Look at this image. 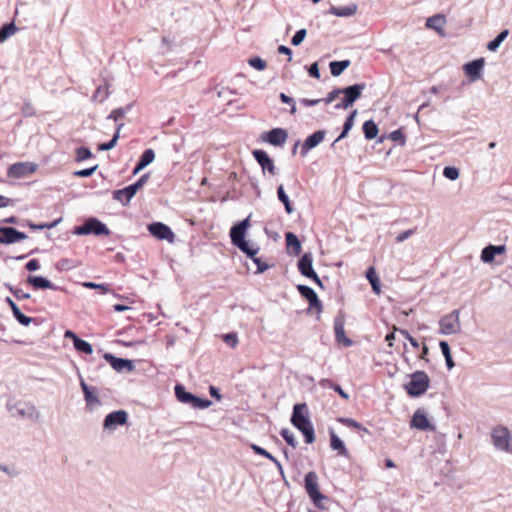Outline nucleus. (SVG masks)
Instances as JSON below:
<instances>
[{
  "instance_id": "obj_1",
  "label": "nucleus",
  "mask_w": 512,
  "mask_h": 512,
  "mask_svg": "<svg viewBox=\"0 0 512 512\" xmlns=\"http://www.w3.org/2000/svg\"><path fill=\"white\" fill-rule=\"evenodd\" d=\"M290 421L292 425L303 434L307 444H311L315 441V430L309 418L306 403H297L293 406Z\"/></svg>"
},
{
  "instance_id": "obj_2",
  "label": "nucleus",
  "mask_w": 512,
  "mask_h": 512,
  "mask_svg": "<svg viewBox=\"0 0 512 512\" xmlns=\"http://www.w3.org/2000/svg\"><path fill=\"white\" fill-rule=\"evenodd\" d=\"M249 227V217L233 225L230 229L231 243L237 247L247 257H254L259 247L251 246L245 239L246 230Z\"/></svg>"
},
{
  "instance_id": "obj_3",
  "label": "nucleus",
  "mask_w": 512,
  "mask_h": 512,
  "mask_svg": "<svg viewBox=\"0 0 512 512\" xmlns=\"http://www.w3.org/2000/svg\"><path fill=\"white\" fill-rule=\"evenodd\" d=\"M430 378L426 372L417 370L410 375V381L404 385V389L411 397L423 395L429 388Z\"/></svg>"
},
{
  "instance_id": "obj_4",
  "label": "nucleus",
  "mask_w": 512,
  "mask_h": 512,
  "mask_svg": "<svg viewBox=\"0 0 512 512\" xmlns=\"http://www.w3.org/2000/svg\"><path fill=\"white\" fill-rule=\"evenodd\" d=\"M7 409L10 415L19 419L38 420L40 412L36 406L28 402L8 403Z\"/></svg>"
},
{
  "instance_id": "obj_5",
  "label": "nucleus",
  "mask_w": 512,
  "mask_h": 512,
  "mask_svg": "<svg viewBox=\"0 0 512 512\" xmlns=\"http://www.w3.org/2000/svg\"><path fill=\"white\" fill-rule=\"evenodd\" d=\"M73 233L75 235L93 234L95 236H102V235L107 236L110 234V230L105 223H103L102 221H100L97 218L91 217V218H88L84 222V224H82L80 226H76L74 228Z\"/></svg>"
},
{
  "instance_id": "obj_6",
  "label": "nucleus",
  "mask_w": 512,
  "mask_h": 512,
  "mask_svg": "<svg viewBox=\"0 0 512 512\" xmlns=\"http://www.w3.org/2000/svg\"><path fill=\"white\" fill-rule=\"evenodd\" d=\"M304 487L314 505L323 509L321 501L326 497L319 490L318 475L315 471L306 473L304 478Z\"/></svg>"
},
{
  "instance_id": "obj_7",
  "label": "nucleus",
  "mask_w": 512,
  "mask_h": 512,
  "mask_svg": "<svg viewBox=\"0 0 512 512\" xmlns=\"http://www.w3.org/2000/svg\"><path fill=\"white\" fill-rule=\"evenodd\" d=\"M439 334L441 335H453L461 331L460 324V311L453 310L449 314L444 315L439 320Z\"/></svg>"
},
{
  "instance_id": "obj_8",
  "label": "nucleus",
  "mask_w": 512,
  "mask_h": 512,
  "mask_svg": "<svg viewBox=\"0 0 512 512\" xmlns=\"http://www.w3.org/2000/svg\"><path fill=\"white\" fill-rule=\"evenodd\" d=\"M298 270L304 277L315 282L320 288H323L322 280L319 278L313 268V255L311 252L304 253L298 261Z\"/></svg>"
},
{
  "instance_id": "obj_9",
  "label": "nucleus",
  "mask_w": 512,
  "mask_h": 512,
  "mask_svg": "<svg viewBox=\"0 0 512 512\" xmlns=\"http://www.w3.org/2000/svg\"><path fill=\"white\" fill-rule=\"evenodd\" d=\"M491 437L493 445L497 450L510 451L511 434L506 427L497 426L493 428Z\"/></svg>"
},
{
  "instance_id": "obj_10",
  "label": "nucleus",
  "mask_w": 512,
  "mask_h": 512,
  "mask_svg": "<svg viewBox=\"0 0 512 512\" xmlns=\"http://www.w3.org/2000/svg\"><path fill=\"white\" fill-rule=\"evenodd\" d=\"M128 413L125 410H117L107 414L103 421V428L106 431L113 432L118 426L127 423Z\"/></svg>"
},
{
  "instance_id": "obj_11",
  "label": "nucleus",
  "mask_w": 512,
  "mask_h": 512,
  "mask_svg": "<svg viewBox=\"0 0 512 512\" xmlns=\"http://www.w3.org/2000/svg\"><path fill=\"white\" fill-rule=\"evenodd\" d=\"M149 233L158 240H166L173 243L175 234L171 228L162 222H153L148 225Z\"/></svg>"
},
{
  "instance_id": "obj_12",
  "label": "nucleus",
  "mask_w": 512,
  "mask_h": 512,
  "mask_svg": "<svg viewBox=\"0 0 512 512\" xmlns=\"http://www.w3.org/2000/svg\"><path fill=\"white\" fill-rule=\"evenodd\" d=\"M288 133L284 128H273L261 134V139L264 142L273 146H283L287 141Z\"/></svg>"
},
{
  "instance_id": "obj_13",
  "label": "nucleus",
  "mask_w": 512,
  "mask_h": 512,
  "mask_svg": "<svg viewBox=\"0 0 512 512\" xmlns=\"http://www.w3.org/2000/svg\"><path fill=\"white\" fill-rule=\"evenodd\" d=\"M28 236L14 227L0 226V244H13L25 240Z\"/></svg>"
},
{
  "instance_id": "obj_14",
  "label": "nucleus",
  "mask_w": 512,
  "mask_h": 512,
  "mask_svg": "<svg viewBox=\"0 0 512 512\" xmlns=\"http://www.w3.org/2000/svg\"><path fill=\"white\" fill-rule=\"evenodd\" d=\"M485 65V59L484 58H478L473 61H470L466 63L463 66V70L469 80L471 82H474L476 80H479L482 77V71Z\"/></svg>"
},
{
  "instance_id": "obj_15",
  "label": "nucleus",
  "mask_w": 512,
  "mask_h": 512,
  "mask_svg": "<svg viewBox=\"0 0 512 512\" xmlns=\"http://www.w3.org/2000/svg\"><path fill=\"white\" fill-rule=\"evenodd\" d=\"M252 155L257 163L261 166L263 172L268 171L273 176L277 174V169L274 165V162L266 151L255 149L252 151Z\"/></svg>"
},
{
  "instance_id": "obj_16",
  "label": "nucleus",
  "mask_w": 512,
  "mask_h": 512,
  "mask_svg": "<svg viewBox=\"0 0 512 512\" xmlns=\"http://www.w3.org/2000/svg\"><path fill=\"white\" fill-rule=\"evenodd\" d=\"M366 88L365 83H357L348 87L342 88L344 99V106H352L353 103L361 97L363 90Z\"/></svg>"
},
{
  "instance_id": "obj_17",
  "label": "nucleus",
  "mask_w": 512,
  "mask_h": 512,
  "mask_svg": "<svg viewBox=\"0 0 512 512\" xmlns=\"http://www.w3.org/2000/svg\"><path fill=\"white\" fill-rule=\"evenodd\" d=\"M103 357L117 372H131L134 370L133 361L129 359L118 358L111 353H105Z\"/></svg>"
},
{
  "instance_id": "obj_18",
  "label": "nucleus",
  "mask_w": 512,
  "mask_h": 512,
  "mask_svg": "<svg viewBox=\"0 0 512 512\" xmlns=\"http://www.w3.org/2000/svg\"><path fill=\"white\" fill-rule=\"evenodd\" d=\"M296 288L299 294L308 301L310 309L316 308L318 312L322 311V303L316 292L311 287L299 284Z\"/></svg>"
},
{
  "instance_id": "obj_19",
  "label": "nucleus",
  "mask_w": 512,
  "mask_h": 512,
  "mask_svg": "<svg viewBox=\"0 0 512 512\" xmlns=\"http://www.w3.org/2000/svg\"><path fill=\"white\" fill-rule=\"evenodd\" d=\"M325 135V130H318L309 135L301 146V155L306 156L310 150L318 146L324 140Z\"/></svg>"
},
{
  "instance_id": "obj_20",
  "label": "nucleus",
  "mask_w": 512,
  "mask_h": 512,
  "mask_svg": "<svg viewBox=\"0 0 512 512\" xmlns=\"http://www.w3.org/2000/svg\"><path fill=\"white\" fill-rule=\"evenodd\" d=\"M35 171V166L28 162H19L12 164L8 169V176L13 178H23Z\"/></svg>"
},
{
  "instance_id": "obj_21",
  "label": "nucleus",
  "mask_w": 512,
  "mask_h": 512,
  "mask_svg": "<svg viewBox=\"0 0 512 512\" xmlns=\"http://www.w3.org/2000/svg\"><path fill=\"white\" fill-rule=\"evenodd\" d=\"M411 427L417 428L421 431L431 430L434 431L436 427L430 423L423 410L418 409L412 416Z\"/></svg>"
},
{
  "instance_id": "obj_22",
  "label": "nucleus",
  "mask_w": 512,
  "mask_h": 512,
  "mask_svg": "<svg viewBox=\"0 0 512 512\" xmlns=\"http://www.w3.org/2000/svg\"><path fill=\"white\" fill-rule=\"evenodd\" d=\"M27 283L36 290L52 289L59 290L60 287L56 286L50 280L43 276L29 275L27 277Z\"/></svg>"
},
{
  "instance_id": "obj_23",
  "label": "nucleus",
  "mask_w": 512,
  "mask_h": 512,
  "mask_svg": "<svg viewBox=\"0 0 512 512\" xmlns=\"http://www.w3.org/2000/svg\"><path fill=\"white\" fill-rule=\"evenodd\" d=\"M334 332L338 343L343 344L345 347H350L353 344V341L345 335L344 319L340 316L334 319Z\"/></svg>"
},
{
  "instance_id": "obj_24",
  "label": "nucleus",
  "mask_w": 512,
  "mask_h": 512,
  "mask_svg": "<svg viewBox=\"0 0 512 512\" xmlns=\"http://www.w3.org/2000/svg\"><path fill=\"white\" fill-rule=\"evenodd\" d=\"M505 245H488L481 251V260L484 263H491L494 261L496 255H501L505 252Z\"/></svg>"
},
{
  "instance_id": "obj_25",
  "label": "nucleus",
  "mask_w": 512,
  "mask_h": 512,
  "mask_svg": "<svg viewBox=\"0 0 512 512\" xmlns=\"http://www.w3.org/2000/svg\"><path fill=\"white\" fill-rule=\"evenodd\" d=\"M155 159V152L153 149H146L140 156L136 166L133 169V175L138 174L141 170L151 164Z\"/></svg>"
},
{
  "instance_id": "obj_26",
  "label": "nucleus",
  "mask_w": 512,
  "mask_h": 512,
  "mask_svg": "<svg viewBox=\"0 0 512 512\" xmlns=\"http://www.w3.org/2000/svg\"><path fill=\"white\" fill-rule=\"evenodd\" d=\"M80 386L82 388L87 407L93 409L95 406L101 404L100 399L94 394L93 390L87 385V383L84 380L80 381Z\"/></svg>"
},
{
  "instance_id": "obj_27",
  "label": "nucleus",
  "mask_w": 512,
  "mask_h": 512,
  "mask_svg": "<svg viewBox=\"0 0 512 512\" xmlns=\"http://www.w3.org/2000/svg\"><path fill=\"white\" fill-rule=\"evenodd\" d=\"M357 10L358 5L356 3H351L343 7L331 6L328 13L337 17H351L357 12Z\"/></svg>"
},
{
  "instance_id": "obj_28",
  "label": "nucleus",
  "mask_w": 512,
  "mask_h": 512,
  "mask_svg": "<svg viewBox=\"0 0 512 512\" xmlns=\"http://www.w3.org/2000/svg\"><path fill=\"white\" fill-rule=\"evenodd\" d=\"M135 192L130 186L113 191V199L119 201L123 206H127L135 196Z\"/></svg>"
},
{
  "instance_id": "obj_29",
  "label": "nucleus",
  "mask_w": 512,
  "mask_h": 512,
  "mask_svg": "<svg viewBox=\"0 0 512 512\" xmlns=\"http://www.w3.org/2000/svg\"><path fill=\"white\" fill-rule=\"evenodd\" d=\"M285 240L288 253L299 255L301 252V242L298 239L297 235H295L293 232H287L285 234Z\"/></svg>"
},
{
  "instance_id": "obj_30",
  "label": "nucleus",
  "mask_w": 512,
  "mask_h": 512,
  "mask_svg": "<svg viewBox=\"0 0 512 512\" xmlns=\"http://www.w3.org/2000/svg\"><path fill=\"white\" fill-rule=\"evenodd\" d=\"M330 446L333 450L338 452V455L347 457L348 450L344 445V442L333 432H330Z\"/></svg>"
},
{
  "instance_id": "obj_31",
  "label": "nucleus",
  "mask_w": 512,
  "mask_h": 512,
  "mask_svg": "<svg viewBox=\"0 0 512 512\" xmlns=\"http://www.w3.org/2000/svg\"><path fill=\"white\" fill-rule=\"evenodd\" d=\"M175 396L179 402L184 404H190L194 394L186 391L185 387L182 384H177L175 386Z\"/></svg>"
},
{
  "instance_id": "obj_32",
  "label": "nucleus",
  "mask_w": 512,
  "mask_h": 512,
  "mask_svg": "<svg viewBox=\"0 0 512 512\" xmlns=\"http://www.w3.org/2000/svg\"><path fill=\"white\" fill-rule=\"evenodd\" d=\"M350 66L349 60H341V61H332L329 64L330 72L332 76L338 77L343 71Z\"/></svg>"
},
{
  "instance_id": "obj_33",
  "label": "nucleus",
  "mask_w": 512,
  "mask_h": 512,
  "mask_svg": "<svg viewBox=\"0 0 512 512\" xmlns=\"http://www.w3.org/2000/svg\"><path fill=\"white\" fill-rule=\"evenodd\" d=\"M362 128L367 140H372L377 137L378 127L373 120L365 121Z\"/></svg>"
},
{
  "instance_id": "obj_34",
  "label": "nucleus",
  "mask_w": 512,
  "mask_h": 512,
  "mask_svg": "<svg viewBox=\"0 0 512 512\" xmlns=\"http://www.w3.org/2000/svg\"><path fill=\"white\" fill-rule=\"evenodd\" d=\"M277 197H278L279 201L281 203H283L286 213L291 214L294 209H293L290 199H289L287 193L285 192L282 184L279 185L277 188Z\"/></svg>"
},
{
  "instance_id": "obj_35",
  "label": "nucleus",
  "mask_w": 512,
  "mask_h": 512,
  "mask_svg": "<svg viewBox=\"0 0 512 512\" xmlns=\"http://www.w3.org/2000/svg\"><path fill=\"white\" fill-rule=\"evenodd\" d=\"M17 27L13 22L6 23L0 27V43L5 42L10 36L15 34Z\"/></svg>"
},
{
  "instance_id": "obj_36",
  "label": "nucleus",
  "mask_w": 512,
  "mask_h": 512,
  "mask_svg": "<svg viewBox=\"0 0 512 512\" xmlns=\"http://www.w3.org/2000/svg\"><path fill=\"white\" fill-rule=\"evenodd\" d=\"M439 347L441 349V352L445 358L446 366L448 369H452L455 366V363L451 356V351L448 342L446 341H440Z\"/></svg>"
},
{
  "instance_id": "obj_37",
  "label": "nucleus",
  "mask_w": 512,
  "mask_h": 512,
  "mask_svg": "<svg viewBox=\"0 0 512 512\" xmlns=\"http://www.w3.org/2000/svg\"><path fill=\"white\" fill-rule=\"evenodd\" d=\"M508 34L509 30L507 29L501 31L493 40H491L487 44V49L489 51H496L500 47L502 42L507 38Z\"/></svg>"
},
{
  "instance_id": "obj_38",
  "label": "nucleus",
  "mask_w": 512,
  "mask_h": 512,
  "mask_svg": "<svg viewBox=\"0 0 512 512\" xmlns=\"http://www.w3.org/2000/svg\"><path fill=\"white\" fill-rule=\"evenodd\" d=\"M366 278L368 279L369 283L371 284L372 286V289L373 291L376 293V294H379L381 289H380V280L374 270L373 267H370L367 272H366Z\"/></svg>"
},
{
  "instance_id": "obj_39",
  "label": "nucleus",
  "mask_w": 512,
  "mask_h": 512,
  "mask_svg": "<svg viewBox=\"0 0 512 512\" xmlns=\"http://www.w3.org/2000/svg\"><path fill=\"white\" fill-rule=\"evenodd\" d=\"M320 385L323 387L328 386V387L332 388L336 393H338L345 400L349 399V395L342 389V387L339 384L334 383L329 379L321 380Z\"/></svg>"
},
{
  "instance_id": "obj_40",
  "label": "nucleus",
  "mask_w": 512,
  "mask_h": 512,
  "mask_svg": "<svg viewBox=\"0 0 512 512\" xmlns=\"http://www.w3.org/2000/svg\"><path fill=\"white\" fill-rule=\"evenodd\" d=\"M74 348L85 354H92L93 353V347L92 345L87 342L86 340H83L81 338H76V342L73 344Z\"/></svg>"
},
{
  "instance_id": "obj_41",
  "label": "nucleus",
  "mask_w": 512,
  "mask_h": 512,
  "mask_svg": "<svg viewBox=\"0 0 512 512\" xmlns=\"http://www.w3.org/2000/svg\"><path fill=\"white\" fill-rule=\"evenodd\" d=\"M445 22V18L441 15H435L427 19L426 26L428 28L439 31Z\"/></svg>"
},
{
  "instance_id": "obj_42",
  "label": "nucleus",
  "mask_w": 512,
  "mask_h": 512,
  "mask_svg": "<svg viewBox=\"0 0 512 512\" xmlns=\"http://www.w3.org/2000/svg\"><path fill=\"white\" fill-rule=\"evenodd\" d=\"M130 110L131 105L116 108L108 115L107 119H112L117 122L118 120L122 119Z\"/></svg>"
},
{
  "instance_id": "obj_43",
  "label": "nucleus",
  "mask_w": 512,
  "mask_h": 512,
  "mask_svg": "<svg viewBox=\"0 0 512 512\" xmlns=\"http://www.w3.org/2000/svg\"><path fill=\"white\" fill-rule=\"evenodd\" d=\"M338 421L347 427L355 428V429L361 430L367 434H370V432L367 428H365L361 423L355 421L352 418H339Z\"/></svg>"
},
{
  "instance_id": "obj_44",
  "label": "nucleus",
  "mask_w": 512,
  "mask_h": 512,
  "mask_svg": "<svg viewBox=\"0 0 512 512\" xmlns=\"http://www.w3.org/2000/svg\"><path fill=\"white\" fill-rule=\"evenodd\" d=\"M189 405L195 409H206L212 405V402L209 399H203L194 395Z\"/></svg>"
},
{
  "instance_id": "obj_45",
  "label": "nucleus",
  "mask_w": 512,
  "mask_h": 512,
  "mask_svg": "<svg viewBox=\"0 0 512 512\" xmlns=\"http://www.w3.org/2000/svg\"><path fill=\"white\" fill-rule=\"evenodd\" d=\"M61 221H62V218H58L49 223H41V224H34L32 222H29L28 226L33 230L52 229V228L56 227Z\"/></svg>"
},
{
  "instance_id": "obj_46",
  "label": "nucleus",
  "mask_w": 512,
  "mask_h": 512,
  "mask_svg": "<svg viewBox=\"0 0 512 512\" xmlns=\"http://www.w3.org/2000/svg\"><path fill=\"white\" fill-rule=\"evenodd\" d=\"M280 435L288 445H290L292 448H296L297 441L295 440L294 434L288 428L281 429Z\"/></svg>"
},
{
  "instance_id": "obj_47",
  "label": "nucleus",
  "mask_w": 512,
  "mask_h": 512,
  "mask_svg": "<svg viewBox=\"0 0 512 512\" xmlns=\"http://www.w3.org/2000/svg\"><path fill=\"white\" fill-rule=\"evenodd\" d=\"M13 316L23 326H28L31 322L34 321L33 318L24 315L19 308H16V311L13 313Z\"/></svg>"
},
{
  "instance_id": "obj_48",
  "label": "nucleus",
  "mask_w": 512,
  "mask_h": 512,
  "mask_svg": "<svg viewBox=\"0 0 512 512\" xmlns=\"http://www.w3.org/2000/svg\"><path fill=\"white\" fill-rule=\"evenodd\" d=\"M92 157V152L87 147H79L76 149V161L81 162Z\"/></svg>"
},
{
  "instance_id": "obj_49",
  "label": "nucleus",
  "mask_w": 512,
  "mask_h": 512,
  "mask_svg": "<svg viewBox=\"0 0 512 512\" xmlns=\"http://www.w3.org/2000/svg\"><path fill=\"white\" fill-rule=\"evenodd\" d=\"M248 63L251 67L258 71H263L266 68V62L258 56L250 58Z\"/></svg>"
},
{
  "instance_id": "obj_50",
  "label": "nucleus",
  "mask_w": 512,
  "mask_h": 512,
  "mask_svg": "<svg viewBox=\"0 0 512 512\" xmlns=\"http://www.w3.org/2000/svg\"><path fill=\"white\" fill-rule=\"evenodd\" d=\"M307 35V30L305 28H302L298 30L291 39V44L293 46H299L305 39Z\"/></svg>"
},
{
  "instance_id": "obj_51",
  "label": "nucleus",
  "mask_w": 512,
  "mask_h": 512,
  "mask_svg": "<svg viewBox=\"0 0 512 512\" xmlns=\"http://www.w3.org/2000/svg\"><path fill=\"white\" fill-rule=\"evenodd\" d=\"M443 175L449 180H456L459 177V170L453 166H446L443 169Z\"/></svg>"
},
{
  "instance_id": "obj_52",
  "label": "nucleus",
  "mask_w": 512,
  "mask_h": 512,
  "mask_svg": "<svg viewBox=\"0 0 512 512\" xmlns=\"http://www.w3.org/2000/svg\"><path fill=\"white\" fill-rule=\"evenodd\" d=\"M150 174L145 173L143 174L135 183L129 185L135 193L138 192L139 189H141L149 180Z\"/></svg>"
},
{
  "instance_id": "obj_53",
  "label": "nucleus",
  "mask_w": 512,
  "mask_h": 512,
  "mask_svg": "<svg viewBox=\"0 0 512 512\" xmlns=\"http://www.w3.org/2000/svg\"><path fill=\"white\" fill-rule=\"evenodd\" d=\"M82 285H83V287L88 288V289H100V290H102L103 293H107L110 291L109 284H104V283L98 284V283H94V282H84Z\"/></svg>"
},
{
  "instance_id": "obj_54",
  "label": "nucleus",
  "mask_w": 512,
  "mask_h": 512,
  "mask_svg": "<svg viewBox=\"0 0 512 512\" xmlns=\"http://www.w3.org/2000/svg\"><path fill=\"white\" fill-rule=\"evenodd\" d=\"M389 139H391L392 141H395V142H399V144L402 146L405 145V143H406L405 136H404L403 132L401 131V129L392 131L389 134Z\"/></svg>"
},
{
  "instance_id": "obj_55",
  "label": "nucleus",
  "mask_w": 512,
  "mask_h": 512,
  "mask_svg": "<svg viewBox=\"0 0 512 512\" xmlns=\"http://www.w3.org/2000/svg\"><path fill=\"white\" fill-rule=\"evenodd\" d=\"M117 141H118V134H114L110 141L99 144L98 150H100V151L111 150L116 146Z\"/></svg>"
},
{
  "instance_id": "obj_56",
  "label": "nucleus",
  "mask_w": 512,
  "mask_h": 512,
  "mask_svg": "<svg viewBox=\"0 0 512 512\" xmlns=\"http://www.w3.org/2000/svg\"><path fill=\"white\" fill-rule=\"evenodd\" d=\"M356 115H357V110H353L347 116V118L343 124V129L345 130V132H349L353 128Z\"/></svg>"
},
{
  "instance_id": "obj_57",
  "label": "nucleus",
  "mask_w": 512,
  "mask_h": 512,
  "mask_svg": "<svg viewBox=\"0 0 512 512\" xmlns=\"http://www.w3.org/2000/svg\"><path fill=\"white\" fill-rule=\"evenodd\" d=\"M341 94L342 88H335L332 91H330L324 99H322V102H324L325 104H330Z\"/></svg>"
},
{
  "instance_id": "obj_58",
  "label": "nucleus",
  "mask_w": 512,
  "mask_h": 512,
  "mask_svg": "<svg viewBox=\"0 0 512 512\" xmlns=\"http://www.w3.org/2000/svg\"><path fill=\"white\" fill-rule=\"evenodd\" d=\"M97 167L98 166L96 165V166H93L90 168L77 170L73 174L75 177L87 178V177H90L91 175H93V173L96 171Z\"/></svg>"
},
{
  "instance_id": "obj_59",
  "label": "nucleus",
  "mask_w": 512,
  "mask_h": 512,
  "mask_svg": "<svg viewBox=\"0 0 512 512\" xmlns=\"http://www.w3.org/2000/svg\"><path fill=\"white\" fill-rule=\"evenodd\" d=\"M251 449L257 454V455H261L267 459H269L270 461L274 458V456L268 452L267 450H265L264 448L256 445V444H251Z\"/></svg>"
},
{
  "instance_id": "obj_60",
  "label": "nucleus",
  "mask_w": 512,
  "mask_h": 512,
  "mask_svg": "<svg viewBox=\"0 0 512 512\" xmlns=\"http://www.w3.org/2000/svg\"><path fill=\"white\" fill-rule=\"evenodd\" d=\"M0 471L11 478L18 476V471L14 466L0 464Z\"/></svg>"
},
{
  "instance_id": "obj_61",
  "label": "nucleus",
  "mask_w": 512,
  "mask_h": 512,
  "mask_svg": "<svg viewBox=\"0 0 512 512\" xmlns=\"http://www.w3.org/2000/svg\"><path fill=\"white\" fill-rule=\"evenodd\" d=\"M250 258L257 265L258 273H263L269 268V265L267 263L263 262L260 258H257L256 255L254 257H250Z\"/></svg>"
},
{
  "instance_id": "obj_62",
  "label": "nucleus",
  "mask_w": 512,
  "mask_h": 512,
  "mask_svg": "<svg viewBox=\"0 0 512 512\" xmlns=\"http://www.w3.org/2000/svg\"><path fill=\"white\" fill-rule=\"evenodd\" d=\"M415 231L416 229H408L406 231H403L401 233H399L396 237V241L398 243H401V242H404L405 240H407L409 237H411L412 235L415 234Z\"/></svg>"
},
{
  "instance_id": "obj_63",
  "label": "nucleus",
  "mask_w": 512,
  "mask_h": 512,
  "mask_svg": "<svg viewBox=\"0 0 512 512\" xmlns=\"http://www.w3.org/2000/svg\"><path fill=\"white\" fill-rule=\"evenodd\" d=\"M398 331H399V333H400V334H401L405 339H407V340L410 342V344H411L414 348H418V347H419V343H418V341H417L415 338H413L407 330L399 329Z\"/></svg>"
},
{
  "instance_id": "obj_64",
  "label": "nucleus",
  "mask_w": 512,
  "mask_h": 512,
  "mask_svg": "<svg viewBox=\"0 0 512 512\" xmlns=\"http://www.w3.org/2000/svg\"><path fill=\"white\" fill-rule=\"evenodd\" d=\"M22 113L26 117L35 115V109L30 102H25L22 107Z\"/></svg>"
}]
</instances>
